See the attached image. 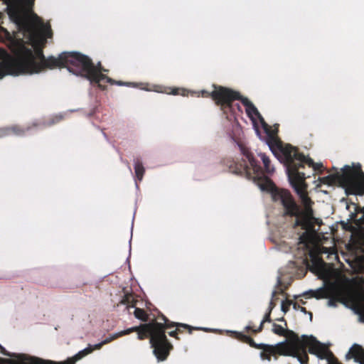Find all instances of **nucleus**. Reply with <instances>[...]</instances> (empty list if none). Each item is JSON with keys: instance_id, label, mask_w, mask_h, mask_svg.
<instances>
[{"instance_id": "1", "label": "nucleus", "mask_w": 364, "mask_h": 364, "mask_svg": "<svg viewBox=\"0 0 364 364\" xmlns=\"http://www.w3.org/2000/svg\"><path fill=\"white\" fill-rule=\"evenodd\" d=\"M238 146L250 166L236 162L231 159H224L223 164L228 167L230 172L252 180L261 190L272 192L273 200L279 201L282 203L284 208V215L295 218L293 224L294 228L301 227L302 230H305L299 239L301 242L307 243L311 239L309 232L314 229L315 218L311 208L313 202L306 192V173L301 171L300 169L304 168L305 165H308L314 171H318L322 167V164L314 163L311 158L304 156L302 153H298L292 147L289 146L284 150L287 164L288 177L304 206V208L301 209L289 191L276 188L272 181L264 175L259 162L255 158L250 149L242 143H239Z\"/></svg>"}, {"instance_id": "2", "label": "nucleus", "mask_w": 364, "mask_h": 364, "mask_svg": "<svg viewBox=\"0 0 364 364\" xmlns=\"http://www.w3.org/2000/svg\"><path fill=\"white\" fill-rule=\"evenodd\" d=\"M12 52L15 58L0 63V79L6 75L38 73L44 70L56 68H68L71 52H63L58 56L53 55L46 58L43 50H36L39 62L36 61L33 50L25 46L23 40L18 41Z\"/></svg>"}, {"instance_id": "3", "label": "nucleus", "mask_w": 364, "mask_h": 364, "mask_svg": "<svg viewBox=\"0 0 364 364\" xmlns=\"http://www.w3.org/2000/svg\"><path fill=\"white\" fill-rule=\"evenodd\" d=\"M232 334L233 337L238 341L247 343L250 346L256 349H262L260 356L263 360H270L272 356L276 357L277 355H283L296 358L301 364H309L307 353H310L312 347L321 343L312 336L309 337L303 335L299 338L295 332L289 329L286 330L284 336L290 341L287 346L282 343L275 346L263 343L257 344L250 336L242 332L234 331Z\"/></svg>"}, {"instance_id": "4", "label": "nucleus", "mask_w": 364, "mask_h": 364, "mask_svg": "<svg viewBox=\"0 0 364 364\" xmlns=\"http://www.w3.org/2000/svg\"><path fill=\"white\" fill-rule=\"evenodd\" d=\"M102 67L100 62L95 65L88 56L78 52H71L68 70L76 75L86 78L91 83L97 84L102 90L106 88V86L103 85L104 82L119 86L129 84L122 81L114 80L102 73Z\"/></svg>"}, {"instance_id": "5", "label": "nucleus", "mask_w": 364, "mask_h": 364, "mask_svg": "<svg viewBox=\"0 0 364 364\" xmlns=\"http://www.w3.org/2000/svg\"><path fill=\"white\" fill-rule=\"evenodd\" d=\"M132 332H137L139 340L150 338V343L154 349L153 353L159 361L165 360L173 348L166 334H164L162 326L159 323H149L132 327L118 333L117 336L120 337Z\"/></svg>"}, {"instance_id": "6", "label": "nucleus", "mask_w": 364, "mask_h": 364, "mask_svg": "<svg viewBox=\"0 0 364 364\" xmlns=\"http://www.w3.org/2000/svg\"><path fill=\"white\" fill-rule=\"evenodd\" d=\"M321 181L328 186L338 183L345 188L347 195L364 194V172L360 164H353L352 166L346 165L341 173L324 176Z\"/></svg>"}, {"instance_id": "7", "label": "nucleus", "mask_w": 364, "mask_h": 364, "mask_svg": "<svg viewBox=\"0 0 364 364\" xmlns=\"http://www.w3.org/2000/svg\"><path fill=\"white\" fill-rule=\"evenodd\" d=\"M216 96L225 97L226 99L229 100L230 109H227V111L225 112L224 113L225 114H228L229 112L232 113L233 112V101L240 100L242 102V104L245 107L247 115L251 120L254 122L255 117H256L260 120L262 126L264 124V122H265L264 119L259 112L257 107L254 105V104L251 101H250L247 97L242 96L239 92L235 91L233 90H224L221 92L217 93Z\"/></svg>"}, {"instance_id": "8", "label": "nucleus", "mask_w": 364, "mask_h": 364, "mask_svg": "<svg viewBox=\"0 0 364 364\" xmlns=\"http://www.w3.org/2000/svg\"><path fill=\"white\" fill-rule=\"evenodd\" d=\"M117 338H119V336H117V333H116L112 337L107 338L101 343L95 344L93 346L90 345L87 348L77 353L75 356L68 358L66 360L63 362H55L47 360V363H50L48 364H75L77 360H80L84 356L91 353L94 350L100 349L105 344H107Z\"/></svg>"}, {"instance_id": "9", "label": "nucleus", "mask_w": 364, "mask_h": 364, "mask_svg": "<svg viewBox=\"0 0 364 364\" xmlns=\"http://www.w3.org/2000/svg\"><path fill=\"white\" fill-rule=\"evenodd\" d=\"M262 127L264 129V131L267 135V143L269 149L272 151H274V149H278L282 151L284 156H285V155L284 154V150L286 148L290 146V147L294 148L295 150H296V151L298 153H300L297 148L292 146L291 145L288 144V145H286L284 147H283L282 146V142L277 137V132H278L277 127H276L274 129H272L266 122H264ZM284 159H285V165L287 166L286 157H284Z\"/></svg>"}, {"instance_id": "10", "label": "nucleus", "mask_w": 364, "mask_h": 364, "mask_svg": "<svg viewBox=\"0 0 364 364\" xmlns=\"http://www.w3.org/2000/svg\"><path fill=\"white\" fill-rule=\"evenodd\" d=\"M214 90L209 92L206 90L201 91V96L203 97H211L215 104L220 107L221 111L223 114L227 111V109H230L229 100L225 97H221L216 96L217 93L221 92L223 90H232V89L225 87L220 85H213Z\"/></svg>"}, {"instance_id": "11", "label": "nucleus", "mask_w": 364, "mask_h": 364, "mask_svg": "<svg viewBox=\"0 0 364 364\" xmlns=\"http://www.w3.org/2000/svg\"><path fill=\"white\" fill-rule=\"evenodd\" d=\"M310 353L316 355L319 359H326L328 362L327 364H342L329 348L323 343L312 347Z\"/></svg>"}, {"instance_id": "12", "label": "nucleus", "mask_w": 364, "mask_h": 364, "mask_svg": "<svg viewBox=\"0 0 364 364\" xmlns=\"http://www.w3.org/2000/svg\"><path fill=\"white\" fill-rule=\"evenodd\" d=\"M18 360H11L0 358V364H48L47 360L31 356L29 355H20Z\"/></svg>"}, {"instance_id": "13", "label": "nucleus", "mask_w": 364, "mask_h": 364, "mask_svg": "<svg viewBox=\"0 0 364 364\" xmlns=\"http://www.w3.org/2000/svg\"><path fill=\"white\" fill-rule=\"evenodd\" d=\"M157 319L159 320L160 321H154L153 323H159L162 326L164 334H166V329H169L171 328H173V326H182L184 329H188V331L190 334H191L193 332V330L195 329L194 328H193V326H189L186 323L170 321L163 314L159 315L157 317Z\"/></svg>"}, {"instance_id": "14", "label": "nucleus", "mask_w": 364, "mask_h": 364, "mask_svg": "<svg viewBox=\"0 0 364 364\" xmlns=\"http://www.w3.org/2000/svg\"><path fill=\"white\" fill-rule=\"evenodd\" d=\"M28 130V128L24 129L17 124L0 127V139L11 135L23 136Z\"/></svg>"}, {"instance_id": "15", "label": "nucleus", "mask_w": 364, "mask_h": 364, "mask_svg": "<svg viewBox=\"0 0 364 364\" xmlns=\"http://www.w3.org/2000/svg\"><path fill=\"white\" fill-rule=\"evenodd\" d=\"M346 359L353 358L355 362L364 364V348L359 344H353L346 354Z\"/></svg>"}, {"instance_id": "16", "label": "nucleus", "mask_w": 364, "mask_h": 364, "mask_svg": "<svg viewBox=\"0 0 364 364\" xmlns=\"http://www.w3.org/2000/svg\"><path fill=\"white\" fill-rule=\"evenodd\" d=\"M134 171L136 178L139 181H141L144 177L145 169L141 161L139 158L134 159Z\"/></svg>"}, {"instance_id": "17", "label": "nucleus", "mask_w": 364, "mask_h": 364, "mask_svg": "<svg viewBox=\"0 0 364 364\" xmlns=\"http://www.w3.org/2000/svg\"><path fill=\"white\" fill-rule=\"evenodd\" d=\"M263 164L264 172L269 174H272L274 171V168L271 165V161L265 154H259Z\"/></svg>"}, {"instance_id": "18", "label": "nucleus", "mask_w": 364, "mask_h": 364, "mask_svg": "<svg viewBox=\"0 0 364 364\" xmlns=\"http://www.w3.org/2000/svg\"><path fill=\"white\" fill-rule=\"evenodd\" d=\"M137 300L132 294H126L121 301L122 304L127 305V309L135 307Z\"/></svg>"}, {"instance_id": "19", "label": "nucleus", "mask_w": 364, "mask_h": 364, "mask_svg": "<svg viewBox=\"0 0 364 364\" xmlns=\"http://www.w3.org/2000/svg\"><path fill=\"white\" fill-rule=\"evenodd\" d=\"M134 314L136 318L142 321H147L149 319L147 313L142 309L136 307L134 311Z\"/></svg>"}, {"instance_id": "20", "label": "nucleus", "mask_w": 364, "mask_h": 364, "mask_svg": "<svg viewBox=\"0 0 364 364\" xmlns=\"http://www.w3.org/2000/svg\"><path fill=\"white\" fill-rule=\"evenodd\" d=\"M272 331L274 333L281 336H285L287 329H285L284 327L275 323L272 324Z\"/></svg>"}, {"instance_id": "21", "label": "nucleus", "mask_w": 364, "mask_h": 364, "mask_svg": "<svg viewBox=\"0 0 364 364\" xmlns=\"http://www.w3.org/2000/svg\"><path fill=\"white\" fill-rule=\"evenodd\" d=\"M282 293H283V290L282 289H280V291L279 292L277 291H273V292L272 294V299H271V301L269 302V304L268 311H272L273 310V309L277 305L275 300L277 299L275 298L276 296L277 295V294H282Z\"/></svg>"}, {"instance_id": "22", "label": "nucleus", "mask_w": 364, "mask_h": 364, "mask_svg": "<svg viewBox=\"0 0 364 364\" xmlns=\"http://www.w3.org/2000/svg\"><path fill=\"white\" fill-rule=\"evenodd\" d=\"M326 291L324 289H321L317 291H310L309 292H306L305 294H310L311 296L316 297V299H321L326 297Z\"/></svg>"}, {"instance_id": "23", "label": "nucleus", "mask_w": 364, "mask_h": 364, "mask_svg": "<svg viewBox=\"0 0 364 364\" xmlns=\"http://www.w3.org/2000/svg\"><path fill=\"white\" fill-rule=\"evenodd\" d=\"M0 353L4 355L15 358L13 360H18V356L20 355H24L23 353H10L1 345H0Z\"/></svg>"}, {"instance_id": "24", "label": "nucleus", "mask_w": 364, "mask_h": 364, "mask_svg": "<svg viewBox=\"0 0 364 364\" xmlns=\"http://www.w3.org/2000/svg\"><path fill=\"white\" fill-rule=\"evenodd\" d=\"M176 329L174 331H171L168 332V335L171 337H173L178 340L180 338H178V333H183L185 330L182 326H175Z\"/></svg>"}, {"instance_id": "25", "label": "nucleus", "mask_w": 364, "mask_h": 364, "mask_svg": "<svg viewBox=\"0 0 364 364\" xmlns=\"http://www.w3.org/2000/svg\"><path fill=\"white\" fill-rule=\"evenodd\" d=\"M168 90H171V92H168L167 90H165L164 92H167L168 94H172V95H186V90H183V89H179V88H168Z\"/></svg>"}, {"instance_id": "26", "label": "nucleus", "mask_w": 364, "mask_h": 364, "mask_svg": "<svg viewBox=\"0 0 364 364\" xmlns=\"http://www.w3.org/2000/svg\"><path fill=\"white\" fill-rule=\"evenodd\" d=\"M264 323H262V321L260 325H259V326L257 328H254L251 326H247L245 327V331L246 332L252 331L253 333H255V334L257 333H259L263 329Z\"/></svg>"}, {"instance_id": "27", "label": "nucleus", "mask_w": 364, "mask_h": 364, "mask_svg": "<svg viewBox=\"0 0 364 364\" xmlns=\"http://www.w3.org/2000/svg\"><path fill=\"white\" fill-rule=\"evenodd\" d=\"M292 304V301L287 299L282 303V311L284 313H287L289 310L290 306Z\"/></svg>"}, {"instance_id": "28", "label": "nucleus", "mask_w": 364, "mask_h": 364, "mask_svg": "<svg viewBox=\"0 0 364 364\" xmlns=\"http://www.w3.org/2000/svg\"><path fill=\"white\" fill-rule=\"evenodd\" d=\"M233 112L232 113L229 112L228 114H225L226 115V117L227 119H230V117H234V114H235V109L237 108V110L240 112H242V109H241V107L239 104H235V105H233Z\"/></svg>"}, {"instance_id": "29", "label": "nucleus", "mask_w": 364, "mask_h": 364, "mask_svg": "<svg viewBox=\"0 0 364 364\" xmlns=\"http://www.w3.org/2000/svg\"><path fill=\"white\" fill-rule=\"evenodd\" d=\"M271 313H272V311H267V312L265 314V315L262 319V323H265V322L270 323L272 321Z\"/></svg>"}, {"instance_id": "30", "label": "nucleus", "mask_w": 364, "mask_h": 364, "mask_svg": "<svg viewBox=\"0 0 364 364\" xmlns=\"http://www.w3.org/2000/svg\"><path fill=\"white\" fill-rule=\"evenodd\" d=\"M292 305H293V308L295 309V310H299V307H301L297 303H293L292 302Z\"/></svg>"}, {"instance_id": "31", "label": "nucleus", "mask_w": 364, "mask_h": 364, "mask_svg": "<svg viewBox=\"0 0 364 364\" xmlns=\"http://www.w3.org/2000/svg\"><path fill=\"white\" fill-rule=\"evenodd\" d=\"M277 321H284V323H285V326L287 327V323L286 320L284 318V317H282V318H277Z\"/></svg>"}, {"instance_id": "32", "label": "nucleus", "mask_w": 364, "mask_h": 364, "mask_svg": "<svg viewBox=\"0 0 364 364\" xmlns=\"http://www.w3.org/2000/svg\"><path fill=\"white\" fill-rule=\"evenodd\" d=\"M299 310H300L301 312H304V313H305V314H306V313H307V311H306V308H305V307H302V306H301V307H299Z\"/></svg>"}, {"instance_id": "33", "label": "nucleus", "mask_w": 364, "mask_h": 364, "mask_svg": "<svg viewBox=\"0 0 364 364\" xmlns=\"http://www.w3.org/2000/svg\"><path fill=\"white\" fill-rule=\"evenodd\" d=\"M328 303H329V305H333L334 301L332 299H330Z\"/></svg>"}, {"instance_id": "34", "label": "nucleus", "mask_w": 364, "mask_h": 364, "mask_svg": "<svg viewBox=\"0 0 364 364\" xmlns=\"http://www.w3.org/2000/svg\"><path fill=\"white\" fill-rule=\"evenodd\" d=\"M107 71H108V70H107V69H105V68H104L102 67V73H105V72H107Z\"/></svg>"}, {"instance_id": "35", "label": "nucleus", "mask_w": 364, "mask_h": 364, "mask_svg": "<svg viewBox=\"0 0 364 364\" xmlns=\"http://www.w3.org/2000/svg\"><path fill=\"white\" fill-rule=\"evenodd\" d=\"M194 328H196V330H201L202 328H197V327H193ZM203 331H205V328H203ZM195 329H193V331H194Z\"/></svg>"}, {"instance_id": "36", "label": "nucleus", "mask_w": 364, "mask_h": 364, "mask_svg": "<svg viewBox=\"0 0 364 364\" xmlns=\"http://www.w3.org/2000/svg\"><path fill=\"white\" fill-rule=\"evenodd\" d=\"M56 119H57L56 122H59L60 120H61V119H62V118H61V117H56Z\"/></svg>"}, {"instance_id": "37", "label": "nucleus", "mask_w": 364, "mask_h": 364, "mask_svg": "<svg viewBox=\"0 0 364 364\" xmlns=\"http://www.w3.org/2000/svg\"><path fill=\"white\" fill-rule=\"evenodd\" d=\"M361 321L364 322V314L361 316Z\"/></svg>"}, {"instance_id": "38", "label": "nucleus", "mask_w": 364, "mask_h": 364, "mask_svg": "<svg viewBox=\"0 0 364 364\" xmlns=\"http://www.w3.org/2000/svg\"><path fill=\"white\" fill-rule=\"evenodd\" d=\"M363 218H361L360 220H363L364 222V208H363Z\"/></svg>"}, {"instance_id": "39", "label": "nucleus", "mask_w": 364, "mask_h": 364, "mask_svg": "<svg viewBox=\"0 0 364 364\" xmlns=\"http://www.w3.org/2000/svg\"><path fill=\"white\" fill-rule=\"evenodd\" d=\"M309 315H310V317H311V320L312 319V313L311 312H309Z\"/></svg>"}, {"instance_id": "40", "label": "nucleus", "mask_w": 364, "mask_h": 364, "mask_svg": "<svg viewBox=\"0 0 364 364\" xmlns=\"http://www.w3.org/2000/svg\"><path fill=\"white\" fill-rule=\"evenodd\" d=\"M1 53H5V51L4 50H0Z\"/></svg>"}]
</instances>
